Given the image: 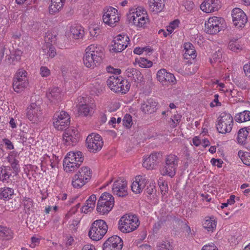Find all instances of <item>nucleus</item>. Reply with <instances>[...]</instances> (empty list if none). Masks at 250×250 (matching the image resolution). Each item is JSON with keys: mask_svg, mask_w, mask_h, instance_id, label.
I'll return each instance as SVG.
<instances>
[{"mask_svg": "<svg viewBox=\"0 0 250 250\" xmlns=\"http://www.w3.org/2000/svg\"><path fill=\"white\" fill-rule=\"evenodd\" d=\"M181 117V115L179 114L172 116L168 122L169 126L172 128L176 127L179 124Z\"/></svg>", "mask_w": 250, "mask_h": 250, "instance_id": "obj_44", "label": "nucleus"}, {"mask_svg": "<svg viewBox=\"0 0 250 250\" xmlns=\"http://www.w3.org/2000/svg\"><path fill=\"white\" fill-rule=\"evenodd\" d=\"M27 118L32 123H36L42 119L41 107L35 103H32L27 109Z\"/></svg>", "mask_w": 250, "mask_h": 250, "instance_id": "obj_18", "label": "nucleus"}, {"mask_svg": "<svg viewBox=\"0 0 250 250\" xmlns=\"http://www.w3.org/2000/svg\"><path fill=\"white\" fill-rule=\"evenodd\" d=\"M50 70L46 66H42L40 68V74L42 77H46L50 75Z\"/></svg>", "mask_w": 250, "mask_h": 250, "instance_id": "obj_59", "label": "nucleus"}, {"mask_svg": "<svg viewBox=\"0 0 250 250\" xmlns=\"http://www.w3.org/2000/svg\"><path fill=\"white\" fill-rule=\"evenodd\" d=\"M114 202V198L111 194L104 192L102 194L98 200L97 211L101 214H106L112 209Z\"/></svg>", "mask_w": 250, "mask_h": 250, "instance_id": "obj_7", "label": "nucleus"}, {"mask_svg": "<svg viewBox=\"0 0 250 250\" xmlns=\"http://www.w3.org/2000/svg\"><path fill=\"white\" fill-rule=\"evenodd\" d=\"M201 250H218L216 246L212 243L204 245Z\"/></svg>", "mask_w": 250, "mask_h": 250, "instance_id": "obj_62", "label": "nucleus"}, {"mask_svg": "<svg viewBox=\"0 0 250 250\" xmlns=\"http://www.w3.org/2000/svg\"><path fill=\"white\" fill-rule=\"evenodd\" d=\"M221 7L219 0H204L200 5L201 10L206 13L218 11Z\"/></svg>", "mask_w": 250, "mask_h": 250, "instance_id": "obj_22", "label": "nucleus"}, {"mask_svg": "<svg viewBox=\"0 0 250 250\" xmlns=\"http://www.w3.org/2000/svg\"><path fill=\"white\" fill-rule=\"evenodd\" d=\"M222 51L221 49L218 48L216 50L209 58V61L211 64L216 62H221L222 60Z\"/></svg>", "mask_w": 250, "mask_h": 250, "instance_id": "obj_43", "label": "nucleus"}, {"mask_svg": "<svg viewBox=\"0 0 250 250\" xmlns=\"http://www.w3.org/2000/svg\"><path fill=\"white\" fill-rule=\"evenodd\" d=\"M75 242L74 237L71 235L66 236L64 240V244L63 245V249H70Z\"/></svg>", "mask_w": 250, "mask_h": 250, "instance_id": "obj_47", "label": "nucleus"}, {"mask_svg": "<svg viewBox=\"0 0 250 250\" xmlns=\"http://www.w3.org/2000/svg\"><path fill=\"white\" fill-rule=\"evenodd\" d=\"M62 7V0H51V5L49 7L50 14L58 12Z\"/></svg>", "mask_w": 250, "mask_h": 250, "instance_id": "obj_41", "label": "nucleus"}, {"mask_svg": "<svg viewBox=\"0 0 250 250\" xmlns=\"http://www.w3.org/2000/svg\"><path fill=\"white\" fill-rule=\"evenodd\" d=\"M27 72L25 70L23 69H20L17 72L14 79L21 80V79L25 81H27L26 77Z\"/></svg>", "mask_w": 250, "mask_h": 250, "instance_id": "obj_51", "label": "nucleus"}, {"mask_svg": "<svg viewBox=\"0 0 250 250\" xmlns=\"http://www.w3.org/2000/svg\"><path fill=\"white\" fill-rule=\"evenodd\" d=\"M146 192L149 195H152L153 196L156 195L155 183L151 182L150 183L149 187H147Z\"/></svg>", "mask_w": 250, "mask_h": 250, "instance_id": "obj_56", "label": "nucleus"}, {"mask_svg": "<svg viewBox=\"0 0 250 250\" xmlns=\"http://www.w3.org/2000/svg\"><path fill=\"white\" fill-rule=\"evenodd\" d=\"M113 192L120 197H124L127 194V182L121 179L117 180L112 186Z\"/></svg>", "mask_w": 250, "mask_h": 250, "instance_id": "obj_23", "label": "nucleus"}, {"mask_svg": "<svg viewBox=\"0 0 250 250\" xmlns=\"http://www.w3.org/2000/svg\"><path fill=\"white\" fill-rule=\"evenodd\" d=\"M107 84L112 91L122 94L126 93L130 87L128 81L121 76H110L107 80Z\"/></svg>", "mask_w": 250, "mask_h": 250, "instance_id": "obj_4", "label": "nucleus"}, {"mask_svg": "<svg viewBox=\"0 0 250 250\" xmlns=\"http://www.w3.org/2000/svg\"><path fill=\"white\" fill-rule=\"evenodd\" d=\"M120 20V15L118 10L109 6L104 9L103 15V22L111 27L116 26Z\"/></svg>", "mask_w": 250, "mask_h": 250, "instance_id": "obj_11", "label": "nucleus"}, {"mask_svg": "<svg viewBox=\"0 0 250 250\" xmlns=\"http://www.w3.org/2000/svg\"><path fill=\"white\" fill-rule=\"evenodd\" d=\"M238 155L245 165L250 166V152L240 150Z\"/></svg>", "mask_w": 250, "mask_h": 250, "instance_id": "obj_46", "label": "nucleus"}, {"mask_svg": "<svg viewBox=\"0 0 250 250\" xmlns=\"http://www.w3.org/2000/svg\"><path fill=\"white\" fill-rule=\"evenodd\" d=\"M103 145V138L97 133H92L89 134L85 140L86 147L91 153H95L100 151Z\"/></svg>", "mask_w": 250, "mask_h": 250, "instance_id": "obj_12", "label": "nucleus"}, {"mask_svg": "<svg viewBox=\"0 0 250 250\" xmlns=\"http://www.w3.org/2000/svg\"><path fill=\"white\" fill-rule=\"evenodd\" d=\"M54 39L55 38L51 39L50 42H54ZM50 39V34H48V35L45 37V41L46 43L43 46L42 48V52L43 53V55H45L47 57L53 58L56 55V51L55 50V48L49 42Z\"/></svg>", "mask_w": 250, "mask_h": 250, "instance_id": "obj_25", "label": "nucleus"}, {"mask_svg": "<svg viewBox=\"0 0 250 250\" xmlns=\"http://www.w3.org/2000/svg\"><path fill=\"white\" fill-rule=\"evenodd\" d=\"M184 57L187 60L194 59L197 55L196 50L193 44L190 42H186L183 45Z\"/></svg>", "mask_w": 250, "mask_h": 250, "instance_id": "obj_27", "label": "nucleus"}, {"mask_svg": "<svg viewBox=\"0 0 250 250\" xmlns=\"http://www.w3.org/2000/svg\"><path fill=\"white\" fill-rule=\"evenodd\" d=\"M11 167L9 166H2L0 167V181L3 183H8L11 180Z\"/></svg>", "mask_w": 250, "mask_h": 250, "instance_id": "obj_32", "label": "nucleus"}, {"mask_svg": "<svg viewBox=\"0 0 250 250\" xmlns=\"http://www.w3.org/2000/svg\"><path fill=\"white\" fill-rule=\"evenodd\" d=\"M157 80L162 84L167 83L174 84L176 80L175 76L172 73L168 72L166 69L163 68L159 70L156 74Z\"/></svg>", "mask_w": 250, "mask_h": 250, "instance_id": "obj_20", "label": "nucleus"}, {"mask_svg": "<svg viewBox=\"0 0 250 250\" xmlns=\"http://www.w3.org/2000/svg\"><path fill=\"white\" fill-rule=\"evenodd\" d=\"M14 194V189L8 187H4L0 188V197L1 199L7 200L11 198Z\"/></svg>", "mask_w": 250, "mask_h": 250, "instance_id": "obj_40", "label": "nucleus"}, {"mask_svg": "<svg viewBox=\"0 0 250 250\" xmlns=\"http://www.w3.org/2000/svg\"><path fill=\"white\" fill-rule=\"evenodd\" d=\"M9 42L6 41H2L0 42V60H2L4 55H6V60L9 61L11 59L10 55L11 51L9 46Z\"/></svg>", "mask_w": 250, "mask_h": 250, "instance_id": "obj_30", "label": "nucleus"}, {"mask_svg": "<svg viewBox=\"0 0 250 250\" xmlns=\"http://www.w3.org/2000/svg\"><path fill=\"white\" fill-rule=\"evenodd\" d=\"M139 219L133 214L123 216L118 223L119 229L123 233H129L135 230L139 226Z\"/></svg>", "mask_w": 250, "mask_h": 250, "instance_id": "obj_5", "label": "nucleus"}, {"mask_svg": "<svg viewBox=\"0 0 250 250\" xmlns=\"http://www.w3.org/2000/svg\"><path fill=\"white\" fill-rule=\"evenodd\" d=\"M108 226L103 220H96L91 224L88 232L89 237L94 241H99L106 234Z\"/></svg>", "mask_w": 250, "mask_h": 250, "instance_id": "obj_6", "label": "nucleus"}, {"mask_svg": "<svg viewBox=\"0 0 250 250\" xmlns=\"http://www.w3.org/2000/svg\"><path fill=\"white\" fill-rule=\"evenodd\" d=\"M235 120L238 123H243L250 121V111L245 110L235 115Z\"/></svg>", "mask_w": 250, "mask_h": 250, "instance_id": "obj_39", "label": "nucleus"}, {"mask_svg": "<svg viewBox=\"0 0 250 250\" xmlns=\"http://www.w3.org/2000/svg\"><path fill=\"white\" fill-rule=\"evenodd\" d=\"M17 155V153L15 152V151H11L9 154L8 156L7 157V161L10 163L16 160V157Z\"/></svg>", "mask_w": 250, "mask_h": 250, "instance_id": "obj_61", "label": "nucleus"}, {"mask_svg": "<svg viewBox=\"0 0 250 250\" xmlns=\"http://www.w3.org/2000/svg\"><path fill=\"white\" fill-rule=\"evenodd\" d=\"M124 125L127 128L131 126L132 125V117L129 114H126L123 119Z\"/></svg>", "mask_w": 250, "mask_h": 250, "instance_id": "obj_54", "label": "nucleus"}, {"mask_svg": "<svg viewBox=\"0 0 250 250\" xmlns=\"http://www.w3.org/2000/svg\"><path fill=\"white\" fill-rule=\"evenodd\" d=\"M100 32V28L99 26L94 25L89 28V33L91 37H96Z\"/></svg>", "mask_w": 250, "mask_h": 250, "instance_id": "obj_52", "label": "nucleus"}, {"mask_svg": "<svg viewBox=\"0 0 250 250\" xmlns=\"http://www.w3.org/2000/svg\"><path fill=\"white\" fill-rule=\"evenodd\" d=\"M126 20L129 25L137 30L147 28L150 22L146 10L142 6L130 8L126 13Z\"/></svg>", "mask_w": 250, "mask_h": 250, "instance_id": "obj_1", "label": "nucleus"}, {"mask_svg": "<svg viewBox=\"0 0 250 250\" xmlns=\"http://www.w3.org/2000/svg\"><path fill=\"white\" fill-rule=\"evenodd\" d=\"M157 250H172L170 245L168 243H165L160 244Z\"/></svg>", "mask_w": 250, "mask_h": 250, "instance_id": "obj_63", "label": "nucleus"}, {"mask_svg": "<svg viewBox=\"0 0 250 250\" xmlns=\"http://www.w3.org/2000/svg\"><path fill=\"white\" fill-rule=\"evenodd\" d=\"M13 237V232L9 228L0 226V239L6 240L11 239Z\"/></svg>", "mask_w": 250, "mask_h": 250, "instance_id": "obj_35", "label": "nucleus"}, {"mask_svg": "<svg viewBox=\"0 0 250 250\" xmlns=\"http://www.w3.org/2000/svg\"><path fill=\"white\" fill-rule=\"evenodd\" d=\"M70 117L69 114L65 112H63V127L70 125Z\"/></svg>", "mask_w": 250, "mask_h": 250, "instance_id": "obj_60", "label": "nucleus"}, {"mask_svg": "<svg viewBox=\"0 0 250 250\" xmlns=\"http://www.w3.org/2000/svg\"><path fill=\"white\" fill-rule=\"evenodd\" d=\"M250 131V127H245L239 130L238 134L237 141L239 144H243L245 143L247 137Z\"/></svg>", "mask_w": 250, "mask_h": 250, "instance_id": "obj_38", "label": "nucleus"}, {"mask_svg": "<svg viewBox=\"0 0 250 250\" xmlns=\"http://www.w3.org/2000/svg\"><path fill=\"white\" fill-rule=\"evenodd\" d=\"M96 199L95 195L92 194L90 196L85 205L81 208L82 212L85 213L91 212L95 207Z\"/></svg>", "mask_w": 250, "mask_h": 250, "instance_id": "obj_31", "label": "nucleus"}, {"mask_svg": "<svg viewBox=\"0 0 250 250\" xmlns=\"http://www.w3.org/2000/svg\"><path fill=\"white\" fill-rule=\"evenodd\" d=\"M225 26V21L220 17H209L205 22V31L210 35H215L222 30Z\"/></svg>", "mask_w": 250, "mask_h": 250, "instance_id": "obj_8", "label": "nucleus"}, {"mask_svg": "<svg viewBox=\"0 0 250 250\" xmlns=\"http://www.w3.org/2000/svg\"><path fill=\"white\" fill-rule=\"evenodd\" d=\"M63 161L75 163H82L83 161V156L80 151H69L66 153Z\"/></svg>", "mask_w": 250, "mask_h": 250, "instance_id": "obj_26", "label": "nucleus"}, {"mask_svg": "<svg viewBox=\"0 0 250 250\" xmlns=\"http://www.w3.org/2000/svg\"><path fill=\"white\" fill-rule=\"evenodd\" d=\"M136 62L139 65L140 67L142 68H149L153 65V62L146 59L144 58H140L138 60H136Z\"/></svg>", "mask_w": 250, "mask_h": 250, "instance_id": "obj_45", "label": "nucleus"}, {"mask_svg": "<svg viewBox=\"0 0 250 250\" xmlns=\"http://www.w3.org/2000/svg\"><path fill=\"white\" fill-rule=\"evenodd\" d=\"M80 137L79 132L74 128L66 129L63 132V145L73 146L78 142Z\"/></svg>", "mask_w": 250, "mask_h": 250, "instance_id": "obj_16", "label": "nucleus"}, {"mask_svg": "<svg viewBox=\"0 0 250 250\" xmlns=\"http://www.w3.org/2000/svg\"><path fill=\"white\" fill-rule=\"evenodd\" d=\"M148 179L146 175L136 176L133 180L131 185V189L135 194H140L145 188Z\"/></svg>", "mask_w": 250, "mask_h": 250, "instance_id": "obj_17", "label": "nucleus"}, {"mask_svg": "<svg viewBox=\"0 0 250 250\" xmlns=\"http://www.w3.org/2000/svg\"><path fill=\"white\" fill-rule=\"evenodd\" d=\"M179 159L175 155H167L165 159V165L160 170L161 174L163 176H168L173 177L176 172L178 165Z\"/></svg>", "mask_w": 250, "mask_h": 250, "instance_id": "obj_10", "label": "nucleus"}, {"mask_svg": "<svg viewBox=\"0 0 250 250\" xmlns=\"http://www.w3.org/2000/svg\"><path fill=\"white\" fill-rule=\"evenodd\" d=\"M148 5L151 12L158 13L162 12L164 9V0H149Z\"/></svg>", "mask_w": 250, "mask_h": 250, "instance_id": "obj_28", "label": "nucleus"}, {"mask_svg": "<svg viewBox=\"0 0 250 250\" xmlns=\"http://www.w3.org/2000/svg\"><path fill=\"white\" fill-rule=\"evenodd\" d=\"M78 109L80 114L84 116H87L89 115L91 110L89 106L86 104L80 105Z\"/></svg>", "mask_w": 250, "mask_h": 250, "instance_id": "obj_49", "label": "nucleus"}, {"mask_svg": "<svg viewBox=\"0 0 250 250\" xmlns=\"http://www.w3.org/2000/svg\"><path fill=\"white\" fill-rule=\"evenodd\" d=\"M129 42L130 39L127 35H118L114 39L111 50L114 52H121L127 47Z\"/></svg>", "mask_w": 250, "mask_h": 250, "instance_id": "obj_15", "label": "nucleus"}, {"mask_svg": "<svg viewBox=\"0 0 250 250\" xmlns=\"http://www.w3.org/2000/svg\"><path fill=\"white\" fill-rule=\"evenodd\" d=\"M90 89L92 94L98 95L102 92L103 87L100 83H96L90 87Z\"/></svg>", "mask_w": 250, "mask_h": 250, "instance_id": "obj_50", "label": "nucleus"}, {"mask_svg": "<svg viewBox=\"0 0 250 250\" xmlns=\"http://www.w3.org/2000/svg\"><path fill=\"white\" fill-rule=\"evenodd\" d=\"M46 97L50 102L55 103L61 98L60 90L58 87H53L46 93Z\"/></svg>", "mask_w": 250, "mask_h": 250, "instance_id": "obj_34", "label": "nucleus"}, {"mask_svg": "<svg viewBox=\"0 0 250 250\" xmlns=\"http://www.w3.org/2000/svg\"><path fill=\"white\" fill-rule=\"evenodd\" d=\"M123 246L122 239L117 235H114L104 243L103 250H121Z\"/></svg>", "mask_w": 250, "mask_h": 250, "instance_id": "obj_19", "label": "nucleus"}, {"mask_svg": "<svg viewBox=\"0 0 250 250\" xmlns=\"http://www.w3.org/2000/svg\"><path fill=\"white\" fill-rule=\"evenodd\" d=\"M215 83L217 84L216 88H218V90L225 93L227 96H231L232 97L234 96V92L235 91L234 89H228L224 83H220L218 81L215 82Z\"/></svg>", "mask_w": 250, "mask_h": 250, "instance_id": "obj_42", "label": "nucleus"}, {"mask_svg": "<svg viewBox=\"0 0 250 250\" xmlns=\"http://www.w3.org/2000/svg\"><path fill=\"white\" fill-rule=\"evenodd\" d=\"M104 55V49L101 45L90 44L85 49L83 58V63L86 67L94 69L102 62Z\"/></svg>", "mask_w": 250, "mask_h": 250, "instance_id": "obj_2", "label": "nucleus"}, {"mask_svg": "<svg viewBox=\"0 0 250 250\" xmlns=\"http://www.w3.org/2000/svg\"><path fill=\"white\" fill-rule=\"evenodd\" d=\"M243 70L245 75L250 78V62L246 63L244 65Z\"/></svg>", "mask_w": 250, "mask_h": 250, "instance_id": "obj_64", "label": "nucleus"}, {"mask_svg": "<svg viewBox=\"0 0 250 250\" xmlns=\"http://www.w3.org/2000/svg\"><path fill=\"white\" fill-rule=\"evenodd\" d=\"M92 175V171L89 167L82 166L72 177L71 181L72 187L75 189H81L90 181Z\"/></svg>", "mask_w": 250, "mask_h": 250, "instance_id": "obj_3", "label": "nucleus"}, {"mask_svg": "<svg viewBox=\"0 0 250 250\" xmlns=\"http://www.w3.org/2000/svg\"><path fill=\"white\" fill-rule=\"evenodd\" d=\"M159 153L154 152L149 155H145L143 158L142 165L144 167L148 170H152L156 168L159 164L158 159Z\"/></svg>", "mask_w": 250, "mask_h": 250, "instance_id": "obj_21", "label": "nucleus"}, {"mask_svg": "<svg viewBox=\"0 0 250 250\" xmlns=\"http://www.w3.org/2000/svg\"><path fill=\"white\" fill-rule=\"evenodd\" d=\"M83 27L79 24H69L67 26L65 32V36L68 39L75 40L81 39L84 36Z\"/></svg>", "mask_w": 250, "mask_h": 250, "instance_id": "obj_14", "label": "nucleus"}, {"mask_svg": "<svg viewBox=\"0 0 250 250\" xmlns=\"http://www.w3.org/2000/svg\"><path fill=\"white\" fill-rule=\"evenodd\" d=\"M80 166L79 163L63 161V171L66 173L72 174Z\"/></svg>", "mask_w": 250, "mask_h": 250, "instance_id": "obj_36", "label": "nucleus"}, {"mask_svg": "<svg viewBox=\"0 0 250 250\" xmlns=\"http://www.w3.org/2000/svg\"><path fill=\"white\" fill-rule=\"evenodd\" d=\"M229 48L233 51H237L241 49V45L237 41H230L229 44Z\"/></svg>", "mask_w": 250, "mask_h": 250, "instance_id": "obj_53", "label": "nucleus"}, {"mask_svg": "<svg viewBox=\"0 0 250 250\" xmlns=\"http://www.w3.org/2000/svg\"><path fill=\"white\" fill-rule=\"evenodd\" d=\"M180 24V21L178 20H175L170 22L169 24L167 26L166 29L169 34H171L174 31L178 28Z\"/></svg>", "mask_w": 250, "mask_h": 250, "instance_id": "obj_48", "label": "nucleus"}, {"mask_svg": "<svg viewBox=\"0 0 250 250\" xmlns=\"http://www.w3.org/2000/svg\"><path fill=\"white\" fill-rule=\"evenodd\" d=\"M23 204L24 208L29 209L33 206V200L30 198L25 197Z\"/></svg>", "mask_w": 250, "mask_h": 250, "instance_id": "obj_58", "label": "nucleus"}, {"mask_svg": "<svg viewBox=\"0 0 250 250\" xmlns=\"http://www.w3.org/2000/svg\"><path fill=\"white\" fill-rule=\"evenodd\" d=\"M183 5L188 11H191L194 7V3L190 0H185L183 2Z\"/></svg>", "mask_w": 250, "mask_h": 250, "instance_id": "obj_57", "label": "nucleus"}, {"mask_svg": "<svg viewBox=\"0 0 250 250\" xmlns=\"http://www.w3.org/2000/svg\"><path fill=\"white\" fill-rule=\"evenodd\" d=\"M62 112H56L53 117V125L55 128L58 130H62Z\"/></svg>", "mask_w": 250, "mask_h": 250, "instance_id": "obj_37", "label": "nucleus"}, {"mask_svg": "<svg viewBox=\"0 0 250 250\" xmlns=\"http://www.w3.org/2000/svg\"><path fill=\"white\" fill-rule=\"evenodd\" d=\"M159 185L162 194L163 196L165 195L168 191V186L167 183L163 181L162 182H159Z\"/></svg>", "mask_w": 250, "mask_h": 250, "instance_id": "obj_55", "label": "nucleus"}, {"mask_svg": "<svg viewBox=\"0 0 250 250\" xmlns=\"http://www.w3.org/2000/svg\"><path fill=\"white\" fill-rule=\"evenodd\" d=\"M233 123V118L230 114L223 112L217 119L216 129L220 133H229L232 130Z\"/></svg>", "mask_w": 250, "mask_h": 250, "instance_id": "obj_9", "label": "nucleus"}, {"mask_svg": "<svg viewBox=\"0 0 250 250\" xmlns=\"http://www.w3.org/2000/svg\"><path fill=\"white\" fill-rule=\"evenodd\" d=\"M217 221L214 217H206L203 222V228L208 232H213L217 226Z\"/></svg>", "mask_w": 250, "mask_h": 250, "instance_id": "obj_29", "label": "nucleus"}, {"mask_svg": "<svg viewBox=\"0 0 250 250\" xmlns=\"http://www.w3.org/2000/svg\"><path fill=\"white\" fill-rule=\"evenodd\" d=\"M231 17L232 23L237 28H243L248 22L246 14L240 8H234L231 12Z\"/></svg>", "mask_w": 250, "mask_h": 250, "instance_id": "obj_13", "label": "nucleus"}, {"mask_svg": "<svg viewBox=\"0 0 250 250\" xmlns=\"http://www.w3.org/2000/svg\"><path fill=\"white\" fill-rule=\"evenodd\" d=\"M28 85V81L21 79V80L13 79V87L14 91L20 93L26 88Z\"/></svg>", "mask_w": 250, "mask_h": 250, "instance_id": "obj_33", "label": "nucleus"}, {"mask_svg": "<svg viewBox=\"0 0 250 250\" xmlns=\"http://www.w3.org/2000/svg\"><path fill=\"white\" fill-rule=\"evenodd\" d=\"M157 105V102L152 99H149L141 103L140 109L144 113L151 114L156 111Z\"/></svg>", "mask_w": 250, "mask_h": 250, "instance_id": "obj_24", "label": "nucleus"}]
</instances>
